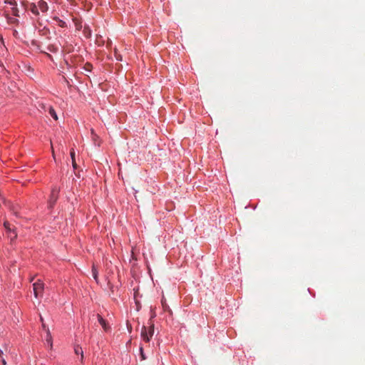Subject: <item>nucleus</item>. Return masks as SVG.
I'll use <instances>...</instances> for the list:
<instances>
[{"label": "nucleus", "mask_w": 365, "mask_h": 365, "mask_svg": "<svg viewBox=\"0 0 365 365\" xmlns=\"http://www.w3.org/2000/svg\"><path fill=\"white\" fill-rule=\"evenodd\" d=\"M148 327L143 326L141 329V337L145 342L150 341L154 334V324L151 320L149 321Z\"/></svg>", "instance_id": "obj_1"}, {"label": "nucleus", "mask_w": 365, "mask_h": 365, "mask_svg": "<svg viewBox=\"0 0 365 365\" xmlns=\"http://www.w3.org/2000/svg\"><path fill=\"white\" fill-rule=\"evenodd\" d=\"M34 294L36 298L41 297L44 289V284L40 279H38L33 284Z\"/></svg>", "instance_id": "obj_2"}, {"label": "nucleus", "mask_w": 365, "mask_h": 365, "mask_svg": "<svg viewBox=\"0 0 365 365\" xmlns=\"http://www.w3.org/2000/svg\"><path fill=\"white\" fill-rule=\"evenodd\" d=\"M58 192L59 190L57 187H53L51 190L50 197L48 200V208L52 209L55 205L58 198Z\"/></svg>", "instance_id": "obj_3"}, {"label": "nucleus", "mask_w": 365, "mask_h": 365, "mask_svg": "<svg viewBox=\"0 0 365 365\" xmlns=\"http://www.w3.org/2000/svg\"><path fill=\"white\" fill-rule=\"evenodd\" d=\"M97 318L104 331H108L110 329V327L108 325L106 321L100 314H97Z\"/></svg>", "instance_id": "obj_4"}, {"label": "nucleus", "mask_w": 365, "mask_h": 365, "mask_svg": "<svg viewBox=\"0 0 365 365\" xmlns=\"http://www.w3.org/2000/svg\"><path fill=\"white\" fill-rule=\"evenodd\" d=\"M38 7L42 12H46L48 11V6L46 1L43 0H40L38 2Z\"/></svg>", "instance_id": "obj_5"}, {"label": "nucleus", "mask_w": 365, "mask_h": 365, "mask_svg": "<svg viewBox=\"0 0 365 365\" xmlns=\"http://www.w3.org/2000/svg\"><path fill=\"white\" fill-rule=\"evenodd\" d=\"M30 10L31 11L35 14V15H38L39 14V12H38V7L37 5L34 4H31V6H30Z\"/></svg>", "instance_id": "obj_6"}, {"label": "nucleus", "mask_w": 365, "mask_h": 365, "mask_svg": "<svg viewBox=\"0 0 365 365\" xmlns=\"http://www.w3.org/2000/svg\"><path fill=\"white\" fill-rule=\"evenodd\" d=\"M48 113L53 118L54 120H58L57 114L53 107L50 106L48 108Z\"/></svg>", "instance_id": "obj_7"}, {"label": "nucleus", "mask_w": 365, "mask_h": 365, "mask_svg": "<svg viewBox=\"0 0 365 365\" xmlns=\"http://www.w3.org/2000/svg\"><path fill=\"white\" fill-rule=\"evenodd\" d=\"M6 19H7L8 23L10 24H17L19 23V20L16 18L11 17V16H8L6 17Z\"/></svg>", "instance_id": "obj_8"}, {"label": "nucleus", "mask_w": 365, "mask_h": 365, "mask_svg": "<svg viewBox=\"0 0 365 365\" xmlns=\"http://www.w3.org/2000/svg\"><path fill=\"white\" fill-rule=\"evenodd\" d=\"M76 354H81V360H83V349L81 346H76L74 349Z\"/></svg>", "instance_id": "obj_9"}, {"label": "nucleus", "mask_w": 365, "mask_h": 365, "mask_svg": "<svg viewBox=\"0 0 365 365\" xmlns=\"http://www.w3.org/2000/svg\"><path fill=\"white\" fill-rule=\"evenodd\" d=\"M162 306L163 307V309L165 311H168L169 312H172L171 309H170L169 306L167 304L166 301L165 299H162L161 300Z\"/></svg>", "instance_id": "obj_10"}, {"label": "nucleus", "mask_w": 365, "mask_h": 365, "mask_svg": "<svg viewBox=\"0 0 365 365\" xmlns=\"http://www.w3.org/2000/svg\"><path fill=\"white\" fill-rule=\"evenodd\" d=\"M46 332H47V336H46V340L48 343L50 344V346L52 347V339H51V333H50V331L48 329H47Z\"/></svg>", "instance_id": "obj_11"}, {"label": "nucleus", "mask_w": 365, "mask_h": 365, "mask_svg": "<svg viewBox=\"0 0 365 365\" xmlns=\"http://www.w3.org/2000/svg\"><path fill=\"white\" fill-rule=\"evenodd\" d=\"M8 237L10 238V240L12 242L17 237V234L13 230L11 232H7Z\"/></svg>", "instance_id": "obj_12"}, {"label": "nucleus", "mask_w": 365, "mask_h": 365, "mask_svg": "<svg viewBox=\"0 0 365 365\" xmlns=\"http://www.w3.org/2000/svg\"><path fill=\"white\" fill-rule=\"evenodd\" d=\"M92 275H93V277L94 278V279L96 280V282H98V271H97L96 268L95 267V266H93V268H92Z\"/></svg>", "instance_id": "obj_13"}, {"label": "nucleus", "mask_w": 365, "mask_h": 365, "mask_svg": "<svg viewBox=\"0 0 365 365\" xmlns=\"http://www.w3.org/2000/svg\"><path fill=\"white\" fill-rule=\"evenodd\" d=\"M4 225L6 230V232H11L14 230L10 227V225L8 222H4Z\"/></svg>", "instance_id": "obj_14"}, {"label": "nucleus", "mask_w": 365, "mask_h": 365, "mask_svg": "<svg viewBox=\"0 0 365 365\" xmlns=\"http://www.w3.org/2000/svg\"><path fill=\"white\" fill-rule=\"evenodd\" d=\"M12 10V14L15 16H19V9L18 8L16 7V6H14V7H12L11 9Z\"/></svg>", "instance_id": "obj_15"}, {"label": "nucleus", "mask_w": 365, "mask_h": 365, "mask_svg": "<svg viewBox=\"0 0 365 365\" xmlns=\"http://www.w3.org/2000/svg\"><path fill=\"white\" fill-rule=\"evenodd\" d=\"M114 55H115V58L118 61H122L123 60L122 56L118 52L116 48L114 51Z\"/></svg>", "instance_id": "obj_16"}, {"label": "nucleus", "mask_w": 365, "mask_h": 365, "mask_svg": "<svg viewBox=\"0 0 365 365\" xmlns=\"http://www.w3.org/2000/svg\"><path fill=\"white\" fill-rule=\"evenodd\" d=\"M5 4H10L12 6H16V2L15 0H5Z\"/></svg>", "instance_id": "obj_17"}, {"label": "nucleus", "mask_w": 365, "mask_h": 365, "mask_svg": "<svg viewBox=\"0 0 365 365\" xmlns=\"http://www.w3.org/2000/svg\"><path fill=\"white\" fill-rule=\"evenodd\" d=\"M91 135H92V140H93L94 143H96V141L98 138V135L95 133L93 129H91Z\"/></svg>", "instance_id": "obj_18"}, {"label": "nucleus", "mask_w": 365, "mask_h": 365, "mask_svg": "<svg viewBox=\"0 0 365 365\" xmlns=\"http://www.w3.org/2000/svg\"><path fill=\"white\" fill-rule=\"evenodd\" d=\"M140 356L142 360H145L146 359L145 355L143 352V349L142 346L140 347Z\"/></svg>", "instance_id": "obj_19"}, {"label": "nucleus", "mask_w": 365, "mask_h": 365, "mask_svg": "<svg viewBox=\"0 0 365 365\" xmlns=\"http://www.w3.org/2000/svg\"><path fill=\"white\" fill-rule=\"evenodd\" d=\"M58 26H61V27H64L66 26V22L58 19Z\"/></svg>", "instance_id": "obj_20"}, {"label": "nucleus", "mask_w": 365, "mask_h": 365, "mask_svg": "<svg viewBox=\"0 0 365 365\" xmlns=\"http://www.w3.org/2000/svg\"><path fill=\"white\" fill-rule=\"evenodd\" d=\"M71 157L72 160H75V152L73 149L71 151Z\"/></svg>", "instance_id": "obj_21"}, {"label": "nucleus", "mask_w": 365, "mask_h": 365, "mask_svg": "<svg viewBox=\"0 0 365 365\" xmlns=\"http://www.w3.org/2000/svg\"><path fill=\"white\" fill-rule=\"evenodd\" d=\"M72 164H73V167L74 168H76V166H77V165H76V160H72Z\"/></svg>", "instance_id": "obj_22"}, {"label": "nucleus", "mask_w": 365, "mask_h": 365, "mask_svg": "<svg viewBox=\"0 0 365 365\" xmlns=\"http://www.w3.org/2000/svg\"><path fill=\"white\" fill-rule=\"evenodd\" d=\"M1 363H2L3 365H6V360L4 358L1 359Z\"/></svg>", "instance_id": "obj_23"}, {"label": "nucleus", "mask_w": 365, "mask_h": 365, "mask_svg": "<svg viewBox=\"0 0 365 365\" xmlns=\"http://www.w3.org/2000/svg\"><path fill=\"white\" fill-rule=\"evenodd\" d=\"M3 355V351L1 349H0V356H1Z\"/></svg>", "instance_id": "obj_24"}, {"label": "nucleus", "mask_w": 365, "mask_h": 365, "mask_svg": "<svg viewBox=\"0 0 365 365\" xmlns=\"http://www.w3.org/2000/svg\"><path fill=\"white\" fill-rule=\"evenodd\" d=\"M87 29H88L87 27H84V31H86Z\"/></svg>", "instance_id": "obj_25"}, {"label": "nucleus", "mask_w": 365, "mask_h": 365, "mask_svg": "<svg viewBox=\"0 0 365 365\" xmlns=\"http://www.w3.org/2000/svg\"><path fill=\"white\" fill-rule=\"evenodd\" d=\"M86 32H89V33H90V32H91V30H86Z\"/></svg>", "instance_id": "obj_26"}, {"label": "nucleus", "mask_w": 365, "mask_h": 365, "mask_svg": "<svg viewBox=\"0 0 365 365\" xmlns=\"http://www.w3.org/2000/svg\"><path fill=\"white\" fill-rule=\"evenodd\" d=\"M86 32H89V33H90V32H91V30H86Z\"/></svg>", "instance_id": "obj_27"}]
</instances>
